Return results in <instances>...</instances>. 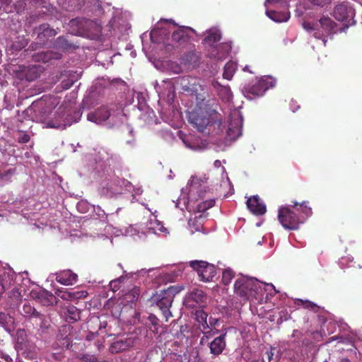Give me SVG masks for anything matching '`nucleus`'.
<instances>
[{
  "instance_id": "obj_1",
  "label": "nucleus",
  "mask_w": 362,
  "mask_h": 362,
  "mask_svg": "<svg viewBox=\"0 0 362 362\" xmlns=\"http://www.w3.org/2000/svg\"><path fill=\"white\" fill-rule=\"evenodd\" d=\"M202 99L198 110L189 112L187 115L189 122L199 132L205 134H218L223 129V117L217 111L218 103L215 99H209L206 103Z\"/></svg>"
},
{
  "instance_id": "obj_2",
  "label": "nucleus",
  "mask_w": 362,
  "mask_h": 362,
  "mask_svg": "<svg viewBox=\"0 0 362 362\" xmlns=\"http://www.w3.org/2000/svg\"><path fill=\"white\" fill-rule=\"evenodd\" d=\"M312 214V209L308 206V202L298 203L293 201L292 204L279 208L278 220L284 228L294 230L298 229L300 225L303 223Z\"/></svg>"
},
{
  "instance_id": "obj_3",
  "label": "nucleus",
  "mask_w": 362,
  "mask_h": 362,
  "mask_svg": "<svg viewBox=\"0 0 362 362\" xmlns=\"http://www.w3.org/2000/svg\"><path fill=\"white\" fill-rule=\"evenodd\" d=\"M180 291L181 288L180 286H170L168 288L163 289L151 296V302L156 304L162 311L166 322L173 317L170 308L172 306L175 296Z\"/></svg>"
},
{
  "instance_id": "obj_4",
  "label": "nucleus",
  "mask_w": 362,
  "mask_h": 362,
  "mask_svg": "<svg viewBox=\"0 0 362 362\" xmlns=\"http://www.w3.org/2000/svg\"><path fill=\"white\" fill-rule=\"evenodd\" d=\"M337 24L329 17L323 16L319 20L318 23H311L305 21L303 23V28L308 32H314L313 36L316 39L322 40L324 45L327 40L325 37L332 35Z\"/></svg>"
},
{
  "instance_id": "obj_5",
  "label": "nucleus",
  "mask_w": 362,
  "mask_h": 362,
  "mask_svg": "<svg viewBox=\"0 0 362 362\" xmlns=\"http://www.w3.org/2000/svg\"><path fill=\"white\" fill-rule=\"evenodd\" d=\"M257 284L252 279L246 276H240L235 280L234 292L243 300H247L252 292L255 291Z\"/></svg>"
},
{
  "instance_id": "obj_6",
  "label": "nucleus",
  "mask_w": 362,
  "mask_h": 362,
  "mask_svg": "<svg viewBox=\"0 0 362 362\" xmlns=\"http://www.w3.org/2000/svg\"><path fill=\"white\" fill-rule=\"evenodd\" d=\"M274 86L272 78L264 77L255 82L253 85H248L244 88L246 96L250 99L263 95L266 90Z\"/></svg>"
},
{
  "instance_id": "obj_7",
  "label": "nucleus",
  "mask_w": 362,
  "mask_h": 362,
  "mask_svg": "<svg viewBox=\"0 0 362 362\" xmlns=\"http://www.w3.org/2000/svg\"><path fill=\"white\" fill-rule=\"evenodd\" d=\"M189 266L195 270L200 280L204 282L213 281L216 276V269L214 264L202 260H194L189 262Z\"/></svg>"
},
{
  "instance_id": "obj_8",
  "label": "nucleus",
  "mask_w": 362,
  "mask_h": 362,
  "mask_svg": "<svg viewBox=\"0 0 362 362\" xmlns=\"http://www.w3.org/2000/svg\"><path fill=\"white\" fill-rule=\"evenodd\" d=\"M354 16L355 10L348 3L338 4L334 9V17L335 19L338 21L344 22L346 26L352 25L355 23Z\"/></svg>"
},
{
  "instance_id": "obj_9",
  "label": "nucleus",
  "mask_w": 362,
  "mask_h": 362,
  "mask_svg": "<svg viewBox=\"0 0 362 362\" xmlns=\"http://www.w3.org/2000/svg\"><path fill=\"white\" fill-rule=\"evenodd\" d=\"M42 68L40 66L35 64H30L28 66L19 65L18 69L15 70L16 76L21 79H25L28 81H33L37 78L41 72Z\"/></svg>"
},
{
  "instance_id": "obj_10",
  "label": "nucleus",
  "mask_w": 362,
  "mask_h": 362,
  "mask_svg": "<svg viewBox=\"0 0 362 362\" xmlns=\"http://www.w3.org/2000/svg\"><path fill=\"white\" fill-rule=\"evenodd\" d=\"M206 296L204 292L198 288H195L189 292L185 298V305L189 308H195L196 306L202 307L205 303Z\"/></svg>"
},
{
  "instance_id": "obj_11",
  "label": "nucleus",
  "mask_w": 362,
  "mask_h": 362,
  "mask_svg": "<svg viewBox=\"0 0 362 362\" xmlns=\"http://www.w3.org/2000/svg\"><path fill=\"white\" fill-rule=\"evenodd\" d=\"M35 31L37 32L36 40H39V43L44 46L57 34V32L54 28H50L47 23L40 25L35 28Z\"/></svg>"
},
{
  "instance_id": "obj_12",
  "label": "nucleus",
  "mask_w": 362,
  "mask_h": 362,
  "mask_svg": "<svg viewBox=\"0 0 362 362\" xmlns=\"http://www.w3.org/2000/svg\"><path fill=\"white\" fill-rule=\"evenodd\" d=\"M194 32V30L190 27L180 26L173 33L172 40L177 43L179 46H184L191 37L190 33Z\"/></svg>"
},
{
  "instance_id": "obj_13",
  "label": "nucleus",
  "mask_w": 362,
  "mask_h": 362,
  "mask_svg": "<svg viewBox=\"0 0 362 362\" xmlns=\"http://www.w3.org/2000/svg\"><path fill=\"white\" fill-rule=\"evenodd\" d=\"M32 296L43 306H49L57 304L58 300L55 295L47 290H40L33 293Z\"/></svg>"
},
{
  "instance_id": "obj_14",
  "label": "nucleus",
  "mask_w": 362,
  "mask_h": 362,
  "mask_svg": "<svg viewBox=\"0 0 362 362\" xmlns=\"http://www.w3.org/2000/svg\"><path fill=\"white\" fill-rule=\"evenodd\" d=\"M62 54L58 52L45 51L35 53L32 59L35 62L52 63L53 60L61 59Z\"/></svg>"
},
{
  "instance_id": "obj_15",
  "label": "nucleus",
  "mask_w": 362,
  "mask_h": 362,
  "mask_svg": "<svg viewBox=\"0 0 362 362\" xmlns=\"http://www.w3.org/2000/svg\"><path fill=\"white\" fill-rule=\"evenodd\" d=\"M56 281L63 285L71 286L76 283L78 275L71 270H63L55 274Z\"/></svg>"
},
{
  "instance_id": "obj_16",
  "label": "nucleus",
  "mask_w": 362,
  "mask_h": 362,
  "mask_svg": "<svg viewBox=\"0 0 362 362\" xmlns=\"http://www.w3.org/2000/svg\"><path fill=\"white\" fill-rule=\"evenodd\" d=\"M110 116V112L108 108L105 106H102L94 112L88 113L87 118L89 121L98 124L106 121Z\"/></svg>"
},
{
  "instance_id": "obj_17",
  "label": "nucleus",
  "mask_w": 362,
  "mask_h": 362,
  "mask_svg": "<svg viewBox=\"0 0 362 362\" xmlns=\"http://www.w3.org/2000/svg\"><path fill=\"white\" fill-rule=\"evenodd\" d=\"M247 206L255 215H262L266 212V206L260 201L257 195L252 196L247 199Z\"/></svg>"
},
{
  "instance_id": "obj_18",
  "label": "nucleus",
  "mask_w": 362,
  "mask_h": 362,
  "mask_svg": "<svg viewBox=\"0 0 362 362\" xmlns=\"http://www.w3.org/2000/svg\"><path fill=\"white\" fill-rule=\"evenodd\" d=\"M226 333H223L214 338V340L211 341L209 344L211 354L214 356H219L222 354L226 346Z\"/></svg>"
},
{
  "instance_id": "obj_19",
  "label": "nucleus",
  "mask_w": 362,
  "mask_h": 362,
  "mask_svg": "<svg viewBox=\"0 0 362 362\" xmlns=\"http://www.w3.org/2000/svg\"><path fill=\"white\" fill-rule=\"evenodd\" d=\"M55 295L65 300H72L77 298H84L87 296L86 291H77V292H68L62 289H57L55 291Z\"/></svg>"
},
{
  "instance_id": "obj_20",
  "label": "nucleus",
  "mask_w": 362,
  "mask_h": 362,
  "mask_svg": "<svg viewBox=\"0 0 362 362\" xmlns=\"http://www.w3.org/2000/svg\"><path fill=\"white\" fill-rule=\"evenodd\" d=\"M54 47L64 52L75 49L78 47V45H75L69 42L65 36L58 37L54 42Z\"/></svg>"
},
{
  "instance_id": "obj_21",
  "label": "nucleus",
  "mask_w": 362,
  "mask_h": 362,
  "mask_svg": "<svg viewBox=\"0 0 362 362\" xmlns=\"http://www.w3.org/2000/svg\"><path fill=\"white\" fill-rule=\"evenodd\" d=\"M81 319V310L74 305H69L66 312V321L74 323Z\"/></svg>"
},
{
  "instance_id": "obj_22",
  "label": "nucleus",
  "mask_w": 362,
  "mask_h": 362,
  "mask_svg": "<svg viewBox=\"0 0 362 362\" xmlns=\"http://www.w3.org/2000/svg\"><path fill=\"white\" fill-rule=\"evenodd\" d=\"M221 39V33L218 29H210L207 32L206 36L204 39L206 45L212 46L214 43L218 42Z\"/></svg>"
},
{
  "instance_id": "obj_23",
  "label": "nucleus",
  "mask_w": 362,
  "mask_h": 362,
  "mask_svg": "<svg viewBox=\"0 0 362 362\" xmlns=\"http://www.w3.org/2000/svg\"><path fill=\"white\" fill-rule=\"evenodd\" d=\"M21 313L25 317L35 318L36 316H40V313L28 302L23 304Z\"/></svg>"
},
{
  "instance_id": "obj_24",
  "label": "nucleus",
  "mask_w": 362,
  "mask_h": 362,
  "mask_svg": "<svg viewBox=\"0 0 362 362\" xmlns=\"http://www.w3.org/2000/svg\"><path fill=\"white\" fill-rule=\"evenodd\" d=\"M198 56L194 52H189L184 54L181 59V62L186 66L194 67L198 63Z\"/></svg>"
},
{
  "instance_id": "obj_25",
  "label": "nucleus",
  "mask_w": 362,
  "mask_h": 362,
  "mask_svg": "<svg viewBox=\"0 0 362 362\" xmlns=\"http://www.w3.org/2000/svg\"><path fill=\"white\" fill-rule=\"evenodd\" d=\"M294 303L296 306L303 307V308L308 309L314 313H317L320 310V307L317 305L308 300L297 298L295 300Z\"/></svg>"
},
{
  "instance_id": "obj_26",
  "label": "nucleus",
  "mask_w": 362,
  "mask_h": 362,
  "mask_svg": "<svg viewBox=\"0 0 362 362\" xmlns=\"http://www.w3.org/2000/svg\"><path fill=\"white\" fill-rule=\"evenodd\" d=\"M196 320L202 325L203 329L209 328V325L207 323L208 315L202 309H198L194 313Z\"/></svg>"
},
{
  "instance_id": "obj_27",
  "label": "nucleus",
  "mask_w": 362,
  "mask_h": 362,
  "mask_svg": "<svg viewBox=\"0 0 362 362\" xmlns=\"http://www.w3.org/2000/svg\"><path fill=\"white\" fill-rule=\"evenodd\" d=\"M28 44V40L24 36H18L11 45L12 50L15 52L21 51Z\"/></svg>"
},
{
  "instance_id": "obj_28",
  "label": "nucleus",
  "mask_w": 362,
  "mask_h": 362,
  "mask_svg": "<svg viewBox=\"0 0 362 362\" xmlns=\"http://www.w3.org/2000/svg\"><path fill=\"white\" fill-rule=\"evenodd\" d=\"M267 15L276 22L286 21L289 18V15L288 13H279L274 11H267Z\"/></svg>"
},
{
  "instance_id": "obj_29",
  "label": "nucleus",
  "mask_w": 362,
  "mask_h": 362,
  "mask_svg": "<svg viewBox=\"0 0 362 362\" xmlns=\"http://www.w3.org/2000/svg\"><path fill=\"white\" fill-rule=\"evenodd\" d=\"M218 94L224 101H229L232 97V93L229 86H220L218 89Z\"/></svg>"
},
{
  "instance_id": "obj_30",
  "label": "nucleus",
  "mask_w": 362,
  "mask_h": 362,
  "mask_svg": "<svg viewBox=\"0 0 362 362\" xmlns=\"http://www.w3.org/2000/svg\"><path fill=\"white\" fill-rule=\"evenodd\" d=\"M238 123L239 122L236 123L235 126H233V123L230 124L227 130V134L230 139H235L240 135V127Z\"/></svg>"
},
{
  "instance_id": "obj_31",
  "label": "nucleus",
  "mask_w": 362,
  "mask_h": 362,
  "mask_svg": "<svg viewBox=\"0 0 362 362\" xmlns=\"http://www.w3.org/2000/svg\"><path fill=\"white\" fill-rule=\"evenodd\" d=\"M238 123L239 122L236 123L235 126H233V123L230 124L227 130V134L230 139H235L240 135V127Z\"/></svg>"
},
{
  "instance_id": "obj_32",
  "label": "nucleus",
  "mask_w": 362,
  "mask_h": 362,
  "mask_svg": "<svg viewBox=\"0 0 362 362\" xmlns=\"http://www.w3.org/2000/svg\"><path fill=\"white\" fill-rule=\"evenodd\" d=\"M45 358L47 361H62L64 358V355L62 352H47Z\"/></svg>"
},
{
  "instance_id": "obj_33",
  "label": "nucleus",
  "mask_w": 362,
  "mask_h": 362,
  "mask_svg": "<svg viewBox=\"0 0 362 362\" xmlns=\"http://www.w3.org/2000/svg\"><path fill=\"white\" fill-rule=\"evenodd\" d=\"M235 277L234 272L230 269H224L222 274V283L227 286L230 282L231 280Z\"/></svg>"
},
{
  "instance_id": "obj_34",
  "label": "nucleus",
  "mask_w": 362,
  "mask_h": 362,
  "mask_svg": "<svg viewBox=\"0 0 362 362\" xmlns=\"http://www.w3.org/2000/svg\"><path fill=\"white\" fill-rule=\"evenodd\" d=\"M14 319L4 313L0 312V327H6L7 326L13 324Z\"/></svg>"
},
{
  "instance_id": "obj_35",
  "label": "nucleus",
  "mask_w": 362,
  "mask_h": 362,
  "mask_svg": "<svg viewBox=\"0 0 362 362\" xmlns=\"http://www.w3.org/2000/svg\"><path fill=\"white\" fill-rule=\"evenodd\" d=\"M215 204V200L214 199H209L206 200L204 202H202L199 203L197 205V210L199 212H204L206 210L211 209L212 206H214Z\"/></svg>"
},
{
  "instance_id": "obj_36",
  "label": "nucleus",
  "mask_w": 362,
  "mask_h": 362,
  "mask_svg": "<svg viewBox=\"0 0 362 362\" xmlns=\"http://www.w3.org/2000/svg\"><path fill=\"white\" fill-rule=\"evenodd\" d=\"M35 319H38L40 320V322L37 323V325H38L42 331H45L49 327L50 324L44 315L40 313V316H36Z\"/></svg>"
},
{
  "instance_id": "obj_37",
  "label": "nucleus",
  "mask_w": 362,
  "mask_h": 362,
  "mask_svg": "<svg viewBox=\"0 0 362 362\" xmlns=\"http://www.w3.org/2000/svg\"><path fill=\"white\" fill-rule=\"evenodd\" d=\"M15 168H9L0 173V178L5 181H11L12 176L15 174Z\"/></svg>"
},
{
  "instance_id": "obj_38",
  "label": "nucleus",
  "mask_w": 362,
  "mask_h": 362,
  "mask_svg": "<svg viewBox=\"0 0 362 362\" xmlns=\"http://www.w3.org/2000/svg\"><path fill=\"white\" fill-rule=\"evenodd\" d=\"M9 298H12L14 303H18L22 298L21 291L17 288H13L9 293Z\"/></svg>"
},
{
  "instance_id": "obj_39",
  "label": "nucleus",
  "mask_w": 362,
  "mask_h": 362,
  "mask_svg": "<svg viewBox=\"0 0 362 362\" xmlns=\"http://www.w3.org/2000/svg\"><path fill=\"white\" fill-rule=\"evenodd\" d=\"M233 64H226L223 74V78L230 80L233 76Z\"/></svg>"
},
{
  "instance_id": "obj_40",
  "label": "nucleus",
  "mask_w": 362,
  "mask_h": 362,
  "mask_svg": "<svg viewBox=\"0 0 362 362\" xmlns=\"http://www.w3.org/2000/svg\"><path fill=\"white\" fill-rule=\"evenodd\" d=\"M110 287L114 291H117L120 288V279L112 280L110 282Z\"/></svg>"
},
{
  "instance_id": "obj_41",
  "label": "nucleus",
  "mask_w": 362,
  "mask_h": 362,
  "mask_svg": "<svg viewBox=\"0 0 362 362\" xmlns=\"http://www.w3.org/2000/svg\"><path fill=\"white\" fill-rule=\"evenodd\" d=\"M148 320L150 323L155 327L156 331L158 330L157 326L159 323V319L153 314H150L148 316Z\"/></svg>"
},
{
  "instance_id": "obj_42",
  "label": "nucleus",
  "mask_w": 362,
  "mask_h": 362,
  "mask_svg": "<svg viewBox=\"0 0 362 362\" xmlns=\"http://www.w3.org/2000/svg\"><path fill=\"white\" fill-rule=\"evenodd\" d=\"M309 1L314 5L322 7L325 5L329 4L332 0H309Z\"/></svg>"
},
{
  "instance_id": "obj_43",
  "label": "nucleus",
  "mask_w": 362,
  "mask_h": 362,
  "mask_svg": "<svg viewBox=\"0 0 362 362\" xmlns=\"http://www.w3.org/2000/svg\"><path fill=\"white\" fill-rule=\"evenodd\" d=\"M35 107L36 106L33 104L32 105H30V107H28L25 111H24V114L28 115V117H30V119L33 120V121H35V118L31 116V115L35 112Z\"/></svg>"
},
{
  "instance_id": "obj_44",
  "label": "nucleus",
  "mask_w": 362,
  "mask_h": 362,
  "mask_svg": "<svg viewBox=\"0 0 362 362\" xmlns=\"http://www.w3.org/2000/svg\"><path fill=\"white\" fill-rule=\"evenodd\" d=\"M30 139L28 134L23 133L18 138V141L21 144H26L30 141Z\"/></svg>"
},
{
  "instance_id": "obj_45",
  "label": "nucleus",
  "mask_w": 362,
  "mask_h": 362,
  "mask_svg": "<svg viewBox=\"0 0 362 362\" xmlns=\"http://www.w3.org/2000/svg\"><path fill=\"white\" fill-rule=\"evenodd\" d=\"M127 295L132 296V300H137L140 295V291L138 288L135 287Z\"/></svg>"
},
{
  "instance_id": "obj_46",
  "label": "nucleus",
  "mask_w": 362,
  "mask_h": 362,
  "mask_svg": "<svg viewBox=\"0 0 362 362\" xmlns=\"http://www.w3.org/2000/svg\"><path fill=\"white\" fill-rule=\"evenodd\" d=\"M12 358L11 356L6 354H4L3 351L1 352L0 354V362H11Z\"/></svg>"
},
{
  "instance_id": "obj_47",
  "label": "nucleus",
  "mask_w": 362,
  "mask_h": 362,
  "mask_svg": "<svg viewBox=\"0 0 362 362\" xmlns=\"http://www.w3.org/2000/svg\"><path fill=\"white\" fill-rule=\"evenodd\" d=\"M43 47H44L43 45H40L39 43V40H36L35 42H33L30 44V45L29 46V49L37 50V49L42 48Z\"/></svg>"
},
{
  "instance_id": "obj_48",
  "label": "nucleus",
  "mask_w": 362,
  "mask_h": 362,
  "mask_svg": "<svg viewBox=\"0 0 362 362\" xmlns=\"http://www.w3.org/2000/svg\"><path fill=\"white\" fill-rule=\"evenodd\" d=\"M5 291V286L4 284V279L0 275V296L4 293Z\"/></svg>"
},
{
  "instance_id": "obj_49",
  "label": "nucleus",
  "mask_w": 362,
  "mask_h": 362,
  "mask_svg": "<svg viewBox=\"0 0 362 362\" xmlns=\"http://www.w3.org/2000/svg\"><path fill=\"white\" fill-rule=\"evenodd\" d=\"M217 322H218L217 319H215L213 317L209 318V325L211 327L215 326L216 325Z\"/></svg>"
},
{
  "instance_id": "obj_50",
  "label": "nucleus",
  "mask_w": 362,
  "mask_h": 362,
  "mask_svg": "<svg viewBox=\"0 0 362 362\" xmlns=\"http://www.w3.org/2000/svg\"><path fill=\"white\" fill-rule=\"evenodd\" d=\"M63 83H64V88L65 89H68V88H69L73 85L74 83L71 82V83H66L65 82H63Z\"/></svg>"
},
{
  "instance_id": "obj_51",
  "label": "nucleus",
  "mask_w": 362,
  "mask_h": 362,
  "mask_svg": "<svg viewBox=\"0 0 362 362\" xmlns=\"http://www.w3.org/2000/svg\"><path fill=\"white\" fill-rule=\"evenodd\" d=\"M339 362H350V360L348 358H342L340 359Z\"/></svg>"
},
{
  "instance_id": "obj_52",
  "label": "nucleus",
  "mask_w": 362,
  "mask_h": 362,
  "mask_svg": "<svg viewBox=\"0 0 362 362\" xmlns=\"http://www.w3.org/2000/svg\"><path fill=\"white\" fill-rule=\"evenodd\" d=\"M267 355H268L269 360L270 361L273 356V353L272 351L267 352Z\"/></svg>"
},
{
  "instance_id": "obj_53",
  "label": "nucleus",
  "mask_w": 362,
  "mask_h": 362,
  "mask_svg": "<svg viewBox=\"0 0 362 362\" xmlns=\"http://www.w3.org/2000/svg\"><path fill=\"white\" fill-rule=\"evenodd\" d=\"M251 362H264V360H258V359H254L251 361Z\"/></svg>"
},
{
  "instance_id": "obj_54",
  "label": "nucleus",
  "mask_w": 362,
  "mask_h": 362,
  "mask_svg": "<svg viewBox=\"0 0 362 362\" xmlns=\"http://www.w3.org/2000/svg\"><path fill=\"white\" fill-rule=\"evenodd\" d=\"M218 330H216V332H213V331L211 330V331H209V332H206V334H212V333H213V334H214V333H218Z\"/></svg>"
},
{
  "instance_id": "obj_55",
  "label": "nucleus",
  "mask_w": 362,
  "mask_h": 362,
  "mask_svg": "<svg viewBox=\"0 0 362 362\" xmlns=\"http://www.w3.org/2000/svg\"><path fill=\"white\" fill-rule=\"evenodd\" d=\"M334 339H335V337H332L329 339V340L327 341V343H329Z\"/></svg>"
},
{
  "instance_id": "obj_56",
  "label": "nucleus",
  "mask_w": 362,
  "mask_h": 362,
  "mask_svg": "<svg viewBox=\"0 0 362 362\" xmlns=\"http://www.w3.org/2000/svg\"><path fill=\"white\" fill-rule=\"evenodd\" d=\"M168 22H170V23H173L174 25H177V24L174 22L173 20L170 19V20H168Z\"/></svg>"
},
{
  "instance_id": "obj_57",
  "label": "nucleus",
  "mask_w": 362,
  "mask_h": 362,
  "mask_svg": "<svg viewBox=\"0 0 362 362\" xmlns=\"http://www.w3.org/2000/svg\"><path fill=\"white\" fill-rule=\"evenodd\" d=\"M218 163H220V161L219 160H216L215 161V165H218Z\"/></svg>"
},
{
  "instance_id": "obj_58",
  "label": "nucleus",
  "mask_w": 362,
  "mask_h": 362,
  "mask_svg": "<svg viewBox=\"0 0 362 362\" xmlns=\"http://www.w3.org/2000/svg\"><path fill=\"white\" fill-rule=\"evenodd\" d=\"M324 362H328L327 361H325Z\"/></svg>"
},
{
  "instance_id": "obj_59",
  "label": "nucleus",
  "mask_w": 362,
  "mask_h": 362,
  "mask_svg": "<svg viewBox=\"0 0 362 362\" xmlns=\"http://www.w3.org/2000/svg\"><path fill=\"white\" fill-rule=\"evenodd\" d=\"M0 352H2V351L0 349Z\"/></svg>"
}]
</instances>
